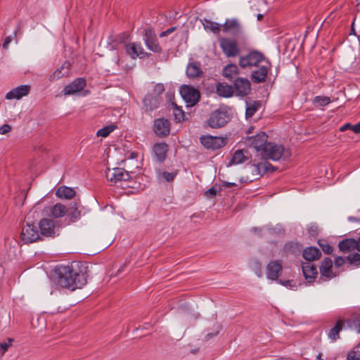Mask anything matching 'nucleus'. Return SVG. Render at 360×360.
<instances>
[{
	"mask_svg": "<svg viewBox=\"0 0 360 360\" xmlns=\"http://www.w3.org/2000/svg\"><path fill=\"white\" fill-rule=\"evenodd\" d=\"M55 272L58 284L72 290L84 285L89 276L88 266L82 262H72L67 266H57Z\"/></svg>",
	"mask_w": 360,
	"mask_h": 360,
	"instance_id": "f257e3e1",
	"label": "nucleus"
},
{
	"mask_svg": "<svg viewBox=\"0 0 360 360\" xmlns=\"http://www.w3.org/2000/svg\"><path fill=\"white\" fill-rule=\"evenodd\" d=\"M289 156L290 153L285 150L282 145L268 142L262 150L260 158L264 160H271L273 161H278L283 157L288 158Z\"/></svg>",
	"mask_w": 360,
	"mask_h": 360,
	"instance_id": "f03ea898",
	"label": "nucleus"
},
{
	"mask_svg": "<svg viewBox=\"0 0 360 360\" xmlns=\"http://www.w3.org/2000/svg\"><path fill=\"white\" fill-rule=\"evenodd\" d=\"M222 32L232 36L234 39L244 38L245 30L241 21L237 18H226L222 24Z\"/></svg>",
	"mask_w": 360,
	"mask_h": 360,
	"instance_id": "7ed1b4c3",
	"label": "nucleus"
},
{
	"mask_svg": "<svg viewBox=\"0 0 360 360\" xmlns=\"http://www.w3.org/2000/svg\"><path fill=\"white\" fill-rule=\"evenodd\" d=\"M266 60V57L262 53L253 50L246 55L240 56L238 63L243 69H250L253 67H258L260 63Z\"/></svg>",
	"mask_w": 360,
	"mask_h": 360,
	"instance_id": "20e7f679",
	"label": "nucleus"
},
{
	"mask_svg": "<svg viewBox=\"0 0 360 360\" xmlns=\"http://www.w3.org/2000/svg\"><path fill=\"white\" fill-rule=\"evenodd\" d=\"M180 94L187 107H193L198 103L200 98V91L193 86L183 84L179 89Z\"/></svg>",
	"mask_w": 360,
	"mask_h": 360,
	"instance_id": "39448f33",
	"label": "nucleus"
},
{
	"mask_svg": "<svg viewBox=\"0 0 360 360\" xmlns=\"http://www.w3.org/2000/svg\"><path fill=\"white\" fill-rule=\"evenodd\" d=\"M218 41L220 48L226 57H235L239 54L240 48L236 39L220 37Z\"/></svg>",
	"mask_w": 360,
	"mask_h": 360,
	"instance_id": "423d86ee",
	"label": "nucleus"
},
{
	"mask_svg": "<svg viewBox=\"0 0 360 360\" xmlns=\"http://www.w3.org/2000/svg\"><path fill=\"white\" fill-rule=\"evenodd\" d=\"M229 120L230 117L226 111L217 110L210 114L207 123L211 128L218 129L224 127Z\"/></svg>",
	"mask_w": 360,
	"mask_h": 360,
	"instance_id": "0eeeda50",
	"label": "nucleus"
},
{
	"mask_svg": "<svg viewBox=\"0 0 360 360\" xmlns=\"http://www.w3.org/2000/svg\"><path fill=\"white\" fill-rule=\"evenodd\" d=\"M38 225L40 234L43 236L54 238L58 235L56 229L59 227V224L56 220L44 218L39 220Z\"/></svg>",
	"mask_w": 360,
	"mask_h": 360,
	"instance_id": "6e6552de",
	"label": "nucleus"
},
{
	"mask_svg": "<svg viewBox=\"0 0 360 360\" xmlns=\"http://www.w3.org/2000/svg\"><path fill=\"white\" fill-rule=\"evenodd\" d=\"M40 231L34 224L27 223L21 231L20 238L25 243H32L41 240Z\"/></svg>",
	"mask_w": 360,
	"mask_h": 360,
	"instance_id": "1a4fd4ad",
	"label": "nucleus"
},
{
	"mask_svg": "<svg viewBox=\"0 0 360 360\" xmlns=\"http://www.w3.org/2000/svg\"><path fill=\"white\" fill-rule=\"evenodd\" d=\"M105 176L111 183L117 184L121 181H127L131 179L129 173L122 168H108L105 170Z\"/></svg>",
	"mask_w": 360,
	"mask_h": 360,
	"instance_id": "9d476101",
	"label": "nucleus"
},
{
	"mask_svg": "<svg viewBox=\"0 0 360 360\" xmlns=\"http://www.w3.org/2000/svg\"><path fill=\"white\" fill-rule=\"evenodd\" d=\"M233 94L238 97H245L248 96L251 91L250 82L244 77H237L234 79L233 84Z\"/></svg>",
	"mask_w": 360,
	"mask_h": 360,
	"instance_id": "9b49d317",
	"label": "nucleus"
},
{
	"mask_svg": "<svg viewBox=\"0 0 360 360\" xmlns=\"http://www.w3.org/2000/svg\"><path fill=\"white\" fill-rule=\"evenodd\" d=\"M200 141L205 148L212 150L219 149L224 147L226 143V139L225 138L211 135L202 136L200 138Z\"/></svg>",
	"mask_w": 360,
	"mask_h": 360,
	"instance_id": "f8f14e48",
	"label": "nucleus"
},
{
	"mask_svg": "<svg viewBox=\"0 0 360 360\" xmlns=\"http://www.w3.org/2000/svg\"><path fill=\"white\" fill-rule=\"evenodd\" d=\"M268 136L265 132H260L255 136L248 139V145L252 147L257 152V155L260 156L262 150L268 143Z\"/></svg>",
	"mask_w": 360,
	"mask_h": 360,
	"instance_id": "ddd939ff",
	"label": "nucleus"
},
{
	"mask_svg": "<svg viewBox=\"0 0 360 360\" xmlns=\"http://www.w3.org/2000/svg\"><path fill=\"white\" fill-rule=\"evenodd\" d=\"M283 271V262L280 259L271 260L266 265V274L267 278L278 281Z\"/></svg>",
	"mask_w": 360,
	"mask_h": 360,
	"instance_id": "4468645a",
	"label": "nucleus"
},
{
	"mask_svg": "<svg viewBox=\"0 0 360 360\" xmlns=\"http://www.w3.org/2000/svg\"><path fill=\"white\" fill-rule=\"evenodd\" d=\"M264 63V65H258L257 68L251 73V78L255 83H262L266 80L269 71L271 68V65L267 60Z\"/></svg>",
	"mask_w": 360,
	"mask_h": 360,
	"instance_id": "2eb2a0df",
	"label": "nucleus"
},
{
	"mask_svg": "<svg viewBox=\"0 0 360 360\" xmlns=\"http://www.w3.org/2000/svg\"><path fill=\"white\" fill-rule=\"evenodd\" d=\"M124 49L127 54L131 59H136L137 58H143L148 56V53L144 51L141 43L131 42L125 44Z\"/></svg>",
	"mask_w": 360,
	"mask_h": 360,
	"instance_id": "dca6fc26",
	"label": "nucleus"
},
{
	"mask_svg": "<svg viewBox=\"0 0 360 360\" xmlns=\"http://www.w3.org/2000/svg\"><path fill=\"white\" fill-rule=\"evenodd\" d=\"M86 85V80L84 78H77L64 87L63 90V94L70 96L80 92L84 89Z\"/></svg>",
	"mask_w": 360,
	"mask_h": 360,
	"instance_id": "f3484780",
	"label": "nucleus"
},
{
	"mask_svg": "<svg viewBox=\"0 0 360 360\" xmlns=\"http://www.w3.org/2000/svg\"><path fill=\"white\" fill-rule=\"evenodd\" d=\"M154 131L160 137H165L169 134L170 124L165 118L156 119L154 121Z\"/></svg>",
	"mask_w": 360,
	"mask_h": 360,
	"instance_id": "a211bd4d",
	"label": "nucleus"
},
{
	"mask_svg": "<svg viewBox=\"0 0 360 360\" xmlns=\"http://www.w3.org/2000/svg\"><path fill=\"white\" fill-rule=\"evenodd\" d=\"M144 41L147 48L153 52L160 53L162 48L159 45L155 34L151 30H145Z\"/></svg>",
	"mask_w": 360,
	"mask_h": 360,
	"instance_id": "6ab92c4d",
	"label": "nucleus"
},
{
	"mask_svg": "<svg viewBox=\"0 0 360 360\" xmlns=\"http://www.w3.org/2000/svg\"><path fill=\"white\" fill-rule=\"evenodd\" d=\"M30 91V86L27 84L20 85L8 91L6 95V98L8 100L20 99L23 96H27Z\"/></svg>",
	"mask_w": 360,
	"mask_h": 360,
	"instance_id": "aec40b11",
	"label": "nucleus"
},
{
	"mask_svg": "<svg viewBox=\"0 0 360 360\" xmlns=\"http://www.w3.org/2000/svg\"><path fill=\"white\" fill-rule=\"evenodd\" d=\"M303 276L308 282H312L318 275L316 267L311 262H304L302 265Z\"/></svg>",
	"mask_w": 360,
	"mask_h": 360,
	"instance_id": "412c9836",
	"label": "nucleus"
},
{
	"mask_svg": "<svg viewBox=\"0 0 360 360\" xmlns=\"http://www.w3.org/2000/svg\"><path fill=\"white\" fill-rule=\"evenodd\" d=\"M203 75L200 62L190 61L186 67V75L191 79L200 77Z\"/></svg>",
	"mask_w": 360,
	"mask_h": 360,
	"instance_id": "4be33fe9",
	"label": "nucleus"
},
{
	"mask_svg": "<svg viewBox=\"0 0 360 360\" xmlns=\"http://www.w3.org/2000/svg\"><path fill=\"white\" fill-rule=\"evenodd\" d=\"M216 92L219 96L224 98H230L234 95L232 85L225 82H220L217 84Z\"/></svg>",
	"mask_w": 360,
	"mask_h": 360,
	"instance_id": "5701e85b",
	"label": "nucleus"
},
{
	"mask_svg": "<svg viewBox=\"0 0 360 360\" xmlns=\"http://www.w3.org/2000/svg\"><path fill=\"white\" fill-rule=\"evenodd\" d=\"M321 255L319 249L312 246L306 248L302 254L304 259L308 261L307 262L319 259Z\"/></svg>",
	"mask_w": 360,
	"mask_h": 360,
	"instance_id": "b1692460",
	"label": "nucleus"
},
{
	"mask_svg": "<svg viewBox=\"0 0 360 360\" xmlns=\"http://www.w3.org/2000/svg\"><path fill=\"white\" fill-rule=\"evenodd\" d=\"M168 146L165 143H156L153 146V153L159 162H163L167 156Z\"/></svg>",
	"mask_w": 360,
	"mask_h": 360,
	"instance_id": "393cba45",
	"label": "nucleus"
},
{
	"mask_svg": "<svg viewBox=\"0 0 360 360\" xmlns=\"http://www.w3.org/2000/svg\"><path fill=\"white\" fill-rule=\"evenodd\" d=\"M68 212L67 207L61 204L56 203L53 206L49 208V215L54 218H60L63 217Z\"/></svg>",
	"mask_w": 360,
	"mask_h": 360,
	"instance_id": "a878e982",
	"label": "nucleus"
},
{
	"mask_svg": "<svg viewBox=\"0 0 360 360\" xmlns=\"http://www.w3.org/2000/svg\"><path fill=\"white\" fill-rule=\"evenodd\" d=\"M201 22L203 25L204 29L206 31L212 32L214 34H219V32L222 31V25L212 21L209 19L204 18L201 20Z\"/></svg>",
	"mask_w": 360,
	"mask_h": 360,
	"instance_id": "bb28decb",
	"label": "nucleus"
},
{
	"mask_svg": "<svg viewBox=\"0 0 360 360\" xmlns=\"http://www.w3.org/2000/svg\"><path fill=\"white\" fill-rule=\"evenodd\" d=\"M332 266H333V262L332 260L326 257L325 258L321 264L320 266V272L322 276L326 277L328 278H333V272H332Z\"/></svg>",
	"mask_w": 360,
	"mask_h": 360,
	"instance_id": "cd10ccee",
	"label": "nucleus"
},
{
	"mask_svg": "<svg viewBox=\"0 0 360 360\" xmlns=\"http://www.w3.org/2000/svg\"><path fill=\"white\" fill-rule=\"evenodd\" d=\"M75 191L70 187L65 186H60L56 192V195L61 199H72L75 195Z\"/></svg>",
	"mask_w": 360,
	"mask_h": 360,
	"instance_id": "c85d7f7f",
	"label": "nucleus"
},
{
	"mask_svg": "<svg viewBox=\"0 0 360 360\" xmlns=\"http://www.w3.org/2000/svg\"><path fill=\"white\" fill-rule=\"evenodd\" d=\"M238 75V68L236 64H228L222 70V75L228 79L232 80Z\"/></svg>",
	"mask_w": 360,
	"mask_h": 360,
	"instance_id": "c756f323",
	"label": "nucleus"
},
{
	"mask_svg": "<svg viewBox=\"0 0 360 360\" xmlns=\"http://www.w3.org/2000/svg\"><path fill=\"white\" fill-rule=\"evenodd\" d=\"M345 323L342 320H338L336 321L335 326L330 328L328 331V338L330 339L332 341L337 340L340 336L339 333L340 330H342L344 328Z\"/></svg>",
	"mask_w": 360,
	"mask_h": 360,
	"instance_id": "7c9ffc66",
	"label": "nucleus"
},
{
	"mask_svg": "<svg viewBox=\"0 0 360 360\" xmlns=\"http://www.w3.org/2000/svg\"><path fill=\"white\" fill-rule=\"evenodd\" d=\"M356 240L354 238H346L341 240L339 244V248L342 252L355 250Z\"/></svg>",
	"mask_w": 360,
	"mask_h": 360,
	"instance_id": "2f4dec72",
	"label": "nucleus"
},
{
	"mask_svg": "<svg viewBox=\"0 0 360 360\" xmlns=\"http://www.w3.org/2000/svg\"><path fill=\"white\" fill-rule=\"evenodd\" d=\"M254 167V172H256L257 174L263 175L266 172L269 170H273L274 167L273 166L269 163L268 162H262L257 164H255L253 165Z\"/></svg>",
	"mask_w": 360,
	"mask_h": 360,
	"instance_id": "473e14b6",
	"label": "nucleus"
},
{
	"mask_svg": "<svg viewBox=\"0 0 360 360\" xmlns=\"http://www.w3.org/2000/svg\"><path fill=\"white\" fill-rule=\"evenodd\" d=\"M261 103L259 101H246L245 116L247 118L251 117L260 107Z\"/></svg>",
	"mask_w": 360,
	"mask_h": 360,
	"instance_id": "72a5a7b5",
	"label": "nucleus"
},
{
	"mask_svg": "<svg viewBox=\"0 0 360 360\" xmlns=\"http://www.w3.org/2000/svg\"><path fill=\"white\" fill-rule=\"evenodd\" d=\"M143 101L146 110L151 111L158 108L157 98L150 94L146 95Z\"/></svg>",
	"mask_w": 360,
	"mask_h": 360,
	"instance_id": "f704fd0d",
	"label": "nucleus"
},
{
	"mask_svg": "<svg viewBox=\"0 0 360 360\" xmlns=\"http://www.w3.org/2000/svg\"><path fill=\"white\" fill-rule=\"evenodd\" d=\"M247 160L248 158L244 155L243 150H238L233 153L230 165L242 164Z\"/></svg>",
	"mask_w": 360,
	"mask_h": 360,
	"instance_id": "c9c22d12",
	"label": "nucleus"
},
{
	"mask_svg": "<svg viewBox=\"0 0 360 360\" xmlns=\"http://www.w3.org/2000/svg\"><path fill=\"white\" fill-rule=\"evenodd\" d=\"M70 64L68 63H65L60 68L57 69L51 75L52 79H58L63 77L67 76L68 75V67Z\"/></svg>",
	"mask_w": 360,
	"mask_h": 360,
	"instance_id": "e433bc0d",
	"label": "nucleus"
},
{
	"mask_svg": "<svg viewBox=\"0 0 360 360\" xmlns=\"http://www.w3.org/2000/svg\"><path fill=\"white\" fill-rule=\"evenodd\" d=\"M330 103V98L328 96H317L313 100V104L316 107H323Z\"/></svg>",
	"mask_w": 360,
	"mask_h": 360,
	"instance_id": "4c0bfd02",
	"label": "nucleus"
},
{
	"mask_svg": "<svg viewBox=\"0 0 360 360\" xmlns=\"http://www.w3.org/2000/svg\"><path fill=\"white\" fill-rule=\"evenodd\" d=\"M347 323L357 333H360V315L347 320Z\"/></svg>",
	"mask_w": 360,
	"mask_h": 360,
	"instance_id": "58836bf2",
	"label": "nucleus"
},
{
	"mask_svg": "<svg viewBox=\"0 0 360 360\" xmlns=\"http://www.w3.org/2000/svg\"><path fill=\"white\" fill-rule=\"evenodd\" d=\"M117 128L115 124H109L99 129L96 132L97 136L107 137L111 132Z\"/></svg>",
	"mask_w": 360,
	"mask_h": 360,
	"instance_id": "ea45409f",
	"label": "nucleus"
},
{
	"mask_svg": "<svg viewBox=\"0 0 360 360\" xmlns=\"http://www.w3.org/2000/svg\"><path fill=\"white\" fill-rule=\"evenodd\" d=\"M173 114L174 120L177 122H181L185 119V114L182 109L179 108L176 104H174Z\"/></svg>",
	"mask_w": 360,
	"mask_h": 360,
	"instance_id": "a19ab883",
	"label": "nucleus"
},
{
	"mask_svg": "<svg viewBox=\"0 0 360 360\" xmlns=\"http://www.w3.org/2000/svg\"><path fill=\"white\" fill-rule=\"evenodd\" d=\"M176 174H177L176 172H162L159 174V178L164 179L167 182H171L174 179Z\"/></svg>",
	"mask_w": 360,
	"mask_h": 360,
	"instance_id": "79ce46f5",
	"label": "nucleus"
},
{
	"mask_svg": "<svg viewBox=\"0 0 360 360\" xmlns=\"http://www.w3.org/2000/svg\"><path fill=\"white\" fill-rule=\"evenodd\" d=\"M347 259L351 264H353L356 266H360V254L359 253L349 255L347 257Z\"/></svg>",
	"mask_w": 360,
	"mask_h": 360,
	"instance_id": "37998d69",
	"label": "nucleus"
},
{
	"mask_svg": "<svg viewBox=\"0 0 360 360\" xmlns=\"http://www.w3.org/2000/svg\"><path fill=\"white\" fill-rule=\"evenodd\" d=\"M319 245L321 248L322 250L326 254H330L333 252V248L327 243L326 241L319 240Z\"/></svg>",
	"mask_w": 360,
	"mask_h": 360,
	"instance_id": "c03bdc74",
	"label": "nucleus"
},
{
	"mask_svg": "<svg viewBox=\"0 0 360 360\" xmlns=\"http://www.w3.org/2000/svg\"><path fill=\"white\" fill-rule=\"evenodd\" d=\"M277 281H278V283H279L280 284L283 285V286H285L288 288L294 290L296 288L295 283L292 280L283 281V280L279 279Z\"/></svg>",
	"mask_w": 360,
	"mask_h": 360,
	"instance_id": "a18cd8bd",
	"label": "nucleus"
},
{
	"mask_svg": "<svg viewBox=\"0 0 360 360\" xmlns=\"http://www.w3.org/2000/svg\"><path fill=\"white\" fill-rule=\"evenodd\" d=\"M165 91V86L163 84L158 83L155 85L153 89V94L156 96H159Z\"/></svg>",
	"mask_w": 360,
	"mask_h": 360,
	"instance_id": "49530a36",
	"label": "nucleus"
},
{
	"mask_svg": "<svg viewBox=\"0 0 360 360\" xmlns=\"http://www.w3.org/2000/svg\"><path fill=\"white\" fill-rule=\"evenodd\" d=\"M347 360H360V354L355 351H350L347 354Z\"/></svg>",
	"mask_w": 360,
	"mask_h": 360,
	"instance_id": "de8ad7c7",
	"label": "nucleus"
},
{
	"mask_svg": "<svg viewBox=\"0 0 360 360\" xmlns=\"http://www.w3.org/2000/svg\"><path fill=\"white\" fill-rule=\"evenodd\" d=\"M11 130V127L9 124H5L0 127V134H6Z\"/></svg>",
	"mask_w": 360,
	"mask_h": 360,
	"instance_id": "09e8293b",
	"label": "nucleus"
},
{
	"mask_svg": "<svg viewBox=\"0 0 360 360\" xmlns=\"http://www.w3.org/2000/svg\"><path fill=\"white\" fill-rule=\"evenodd\" d=\"M345 262V259L342 257H338L335 258L334 264L336 267L342 266Z\"/></svg>",
	"mask_w": 360,
	"mask_h": 360,
	"instance_id": "8fccbe9b",
	"label": "nucleus"
},
{
	"mask_svg": "<svg viewBox=\"0 0 360 360\" xmlns=\"http://www.w3.org/2000/svg\"><path fill=\"white\" fill-rule=\"evenodd\" d=\"M70 216L71 220L74 221L79 218L80 213L77 210V209L75 208V210L72 213L70 214Z\"/></svg>",
	"mask_w": 360,
	"mask_h": 360,
	"instance_id": "3c124183",
	"label": "nucleus"
},
{
	"mask_svg": "<svg viewBox=\"0 0 360 360\" xmlns=\"http://www.w3.org/2000/svg\"><path fill=\"white\" fill-rule=\"evenodd\" d=\"M216 194H217V190L214 187L210 188L205 192L206 196H207L209 198L214 197L216 195Z\"/></svg>",
	"mask_w": 360,
	"mask_h": 360,
	"instance_id": "603ef678",
	"label": "nucleus"
},
{
	"mask_svg": "<svg viewBox=\"0 0 360 360\" xmlns=\"http://www.w3.org/2000/svg\"><path fill=\"white\" fill-rule=\"evenodd\" d=\"M175 30H176L175 27H170V28L167 29V30L162 32L160 34V37H166V36L169 35V34H171L172 32H173Z\"/></svg>",
	"mask_w": 360,
	"mask_h": 360,
	"instance_id": "864d4df0",
	"label": "nucleus"
},
{
	"mask_svg": "<svg viewBox=\"0 0 360 360\" xmlns=\"http://www.w3.org/2000/svg\"><path fill=\"white\" fill-rule=\"evenodd\" d=\"M309 233L311 236H315L317 234L318 229L315 225H311L308 229Z\"/></svg>",
	"mask_w": 360,
	"mask_h": 360,
	"instance_id": "5fc2aeb1",
	"label": "nucleus"
},
{
	"mask_svg": "<svg viewBox=\"0 0 360 360\" xmlns=\"http://www.w3.org/2000/svg\"><path fill=\"white\" fill-rule=\"evenodd\" d=\"M12 41V37L11 36H8L5 38L4 39V44H3V48L4 49H6L8 46V44L11 42Z\"/></svg>",
	"mask_w": 360,
	"mask_h": 360,
	"instance_id": "6e6d98bb",
	"label": "nucleus"
},
{
	"mask_svg": "<svg viewBox=\"0 0 360 360\" xmlns=\"http://www.w3.org/2000/svg\"><path fill=\"white\" fill-rule=\"evenodd\" d=\"M10 346V343L1 342L0 343V347L1 349V354H4Z\"/></svg>",
	"mask_w": 360,
	"mask_h": 360,
	"instance_id": "4d7b16f0",
	"label": "nucleus"
},
{
	"mask_svg": "<svg viewBox=\"0 0 360 360\" xmlns=\"http://www.w3.org/2000/svg\"><path fill=\"white\" fill-rule=\"evenodd\" d=\"M352 124H351L350 123H346L340 128V130L341 131H345L348 129L352 131Z\"/></svg>",
	"mask_w": 360,
	"mask_h": 360,
	"instance_id": "13d9d810",
	"label": "nucleus"
},
{
	"mask_svg": "<svg viewBox=\"0 0 360 360\" xmlns=\"http://www.w3.org/2000/svg\"><path fill=\"white\" fill-rule=\"evenodd\" d=\"M352 131H354L355 134H359L360 133V122L357 123L356 124H352Z\"/></svg>",
	"mask_w": 360,
	"mask_h": 360,
	"instance_id": "bf43d9fd",
	"label": "nucleus"
},
{
	"mask_svg": "<svg viewBox=\"0 0 360 360\" xmlns=\"http://www.w3.org/2000/svg\"><path fill=\"white\" fill-rule=\"evenodd\" d=\"M355 250H357L360 252V237L356 240Z\"/></svg>",
	"mask_w": 360,
	"mask_h": 360,
	"instance_id": "052dcab7",
	"label": "nucleus"
},
{
	"mask_svg": "<svg viewBox=\"0 0 360 360\" xmlns=\"http://www.w3.org/2000/svg\"><path fill=\"white\" fill-rule=\"evenodd\" d=\"M251 231L256 234H259L262 229L258 227H253V228H252Z\"/></svg>",
	"mask_w": 360,
	"mask_h": 360,
	"instance_id": "680f3d73",
	"label": "nucleus"
},
{
	"mask_svg": "<svg viewBox=\"0 0 360 360\" xmlns=\"http://www.w3.org/2000/svg\"><path fill=\"white\" fill-rule=\"evenodd\" d=\"M235 185H236L235 183H231V182H224V186L226 188H231Z\"/></svg>",
	"mask_w": 360,
	"mask_h": 360,
	"instance_id": "e2e57ef3",
	"label": "nucleus"
},
{
	"mask_svg": "<svg viewBox=\"0 0 360 360\" xmlns=\"http://www.w3.org/2000/svg\"><path fill=\"white\" fill-rule=\"evenodd\" d=\"M316 359H317V360H323V359H322V354H319L316 356Z\"/></svg>",
	"mask_w": 360,
	"mask_h": 360,
	"instance_id": "0e129e2a",
	"label": "nucleus"
},
{
	"mask_svg": "<svg viewBox=\"0 0 360 360\" xmlns=\"http://www.w3.org/2000/svg\"><path fill=\"white\" fill-rule=\"evenodd\" d=\"M348 219L349 221H357V219L355 217H349Z\"/></svg>",
	"mask_w": 360,
	"mask_h": 360,
	"instance_id": "69168bd1",
	"label": "nucleus"
},
{
	"mask_svg": "<svg viewBox=\"0 0 360 360\" xmlns=\"http://www.w3.org/2000/svg\"><path fill=\"white\" fill-rule=\"evenodd\" d=\"M257 17V20H260L263 18V15L262 14H258Z\"/></svg>",
	"mask_w": 360,
	"mask_h": 360,
	"instance_id": "338daca9",
	"label": "nucleus"
},
{
	"mask_svg": "<svg viewBox=\"0 0 360 360\" xmlns=\"http://www.w3.org/2000/svg\"><path fill=\"white\" fill-rule=\"evenodd\" d=\"M355 22H356V19H354V22H352V32H354V28H353V27H354V25Z\"/></svg>",
	"mask_w": 360,
	"mask_h": 360,
	"instance_id": "774afa93",
	"label": "nucleus"
}]
</instances>
